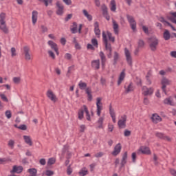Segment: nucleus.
Masks as SVG:
<instances>
[{"label":"nucleus","mask_w":176,"mask_h":176,"mask_svg":"<svg viewBox=\"0 0 176 176\" xmlns=\"http://www.w3.org/2000/svg\"><path fill=\"white\" fill-rule=\"evenodd\" d=\"M0 30L4 32V34H9V28L6 25V14L1 12L0 14Z\"/></svg>","instance_id":"f257e3e1"},{"label":"nucleus","mask_w":176,"mask_h":176,"mask_svg":"<svg viewBox=\"0 0 176 176\" xmlns=\"http://www.w3.org/2000/svg\"><path fill=\"white\" fill-rule=\"evenodd\" d=\"M148 43L151 52H156L157 46H159V39L155 36L148 38Z\"/></svg>","instance_id":"f03ea898"},{"label":"nucleus","mask_w":176,"mask_h":176,"mask_svg":"<svg viewBox=\"0 0 176 176\" xmlns=\"http://www.w3.org/2000/svg\"><path fill=\"white\" fill-rule=\"evenodd\" d=\"M126 19L131 25V30H133V32H137V22H135L134 17L133 16L127 14Z\"/></svg>","instance_id":"7ed1b4c3"},{"label":"nucleus","mask_w":176,"mask_h":176,"mask_svg":"<svg viewBox=\"0 0 176 176\" xmlns=\"http://www.w3.org/2000/svg\"><path fill=\"white\" fill-rule=\"evenodd\" d=\"M170 80L167 79L166 77H163L162 81H161V85L162 86V90L164 94L167 95V90L166 89V87L170 85Z\"/></svg>","instance_id":"20e7f679"},{"label":"nucleus","mask_w":176,"mask_h":176,"mask_svg":"<svg viewBox=\"0 0 176 176\" xmlns=\"http://www.w3.org/2000/svg\"><path fill=\"white\" fill-rule=\"evenodd\" d=\"M124 53L127 64L129 65V67H133V58H131V54H130L129 49L125 48Z\"/></svg>","instance_id":"39448f33"},{"label":"nucleus","mask_w":176,"mask_h":176,"mask_svg":"<svg viewBox=\"0 0 176 176\" xmlns=\"http://www.w3.org/2000/svg\"><path fill=\"white\" fill-rule=\"evenodd\" d=\"M102 98H96V107H97V115L98 116H101V111H102V102H101V100Z\"/></svg>","instance_id":"423d86ee"},{"label":"nucleus","mask_w":176,"mask_h":176,"mask_svg":"<svg viewBox=\"0 0 176 176\" xmlns=\"http://www.w3.org/2000/svg\"><path fill=\"white\" fill-rule=\"evenodd\" d=\"M127 120V116L124 115L121 117V119L118 120V125L120 129L126 128V122Z\"/></svg>","instance_id":"0eeeda50"},{"label":"nucleus","mask_w":176,"mask_h":176,"mask_svg":"<svg viewBox=\"0 0 176 176\" xmlns=\"http://www.w3.org/2000/svg\"><path fill=\"white\" fill-rule=\"evenodd\" d=\"M102 38L106 50H112V46L111 45V43H108V38H107V34H105V32H102Z\"/></svg>","instance_id":"6e6552de"},{"label":"nucleus","mask_w":176,"mask_h":176,"mask_svg":"<svg viewBox=\"0 0 176 176\" xmlns=\"http://www.w3.org/2000/svg\"><path fill=\"white\" fill-rule=\"evenodd\" d=\"M56 6L58 8L56 10V14L58 16H63V14H64V6H63L60 1H57Z\"/></svg>","instance_id":"1a4fd4ad"},{"label":"nucleus","mask_w":176,"mask_h":176,"mask_svg":"<svg viewBox=\"0 0 176 176\" xmlns=\"http://www.w3.org/2000/svg\"><path fill=\"white\" fill-rule=\"evenodd\" d=\"M101 8L102 10L103 17H104L107 21H109V20H111V16L108 14V7H107L105 4H103L101 6Z\"/></svg>","instance_id":"9d476101"},{"label":"nucleus","mask_w":176,"mask_h":176,"mask_svg":"<svg viewBox=\"0 0 176 176\" xmlns=\"http://www.w3.org/2000/svg\"><path fill=\"white\" fill-rule=\"evenodd\" d=\"M127 151H125L122 155V158L120 162V170H122V168L124 167V166H126V164H127Z\"/></svg>","instance_id":"9b49d317"},{"label":"nucleus","mask_w":176,"mask_h":176,"mask_svg":"<svg viewBox=\"0 0 176 176\" xmlns=\"http://www.w3.org/2000/svg\"><path fill=\"white\" fill-rule=\"evenodd\" d=\"M143 93L142 94L144 96H152L153 94V88L150 87L147 88L146 86H144L142 87Z\"/></svg>","instance_id":"f8f14e48"},{"label":"nucleus","mask_w":176,"mask_h":176,"mask_svg":"<svg viewBox=\"0 0 176 176\" xmlns=\"http://www.w3.org/2000/svg\"><path fill=\"white\" fill-rule=\"evenodd\" d=\"M121 151H122V144H120V143H118L115 146L114 150L111 153V155H113V156H118V155L120 153Z\"/></svg>","instance_id":"ddd939ff"},{"label":"nucleus","mask_w":176,"mask_h":176,"mask_svg":"<svg viewBox=\"0 0 176 176\" xmlns=\"http://www.w3.org/2000/svg\"><path fill=\"white\" fill-rule=\"evenodd\" d=\"M47 97H48V98L53 102H56L57 101V97L54 93H53V91L50 89L47 91Z\"/></svg>","instance_id":"4468645a"},{"label":"nucleus","mask_w":176,"mask_h":176,"mask_svg":"<svg viewBox=\"0 0 176 176\" xmlns=\"http://www.w3.org/2000/svg\"><path fill=\"white\" fill-rule=\"evenodd\" d=\"M23 52L25 54V60L30 61L31 60V54H30V47L28 46L23 47Z\"/></svg>","instance_id":"2eb2a0df"},{"label":"nucleus","mask_w":176,"mask_h":176,"mask_svg":"<svg viewBox=\"0 0 176 176\" xmlns=\"http://www.w3.org/2000/svg\"><path fill=\"white\" fill-rule=\"evenodd\" d=\"M140 152H141L143 155H151V149L149 147L146 146H142L139 149Z\"/></svg>","instance_id":"dca6fc26"},{"label":"nucleus","mask_w":176,"mask_h":176,"mask_svg":"<svg viewBox=\"0 0 176 176\" xmlns=\"http://www.w3.org/2000/svg\"><path fill=\"white\" fill-rule=\"evenodd\" d=\"M23 168L21 166H14L12 170H10L11 174L16 173V174H20L23 173Z\"/></svg>","instance_id":"f3484780"},{"label":"nucleus","mask_w":176,"mask_h":176,"mask_svg":"<svg viewBox=\"0 0 176 176\" xmlns=\"http://www.w3.org/2000/svg\"><path fill=\"white\" fill-rule=\"evenodd\" d=\"M94 32L95 35H96L98 38H100V35H101V30H100V25L97 21L94 23Z\"/></svg>","instance_id":"a211bd4d"},{"label":"nucleus","mask_w":176,"mask_h":176,"mask_svg":"<svg viewBox=\"0 0 176 176\" xmlns=\"http://www.w3.org/2000/svg\"><path fill=\"white\" fill-rule=\"evenodd\" d=\"M99 56L101 60L102 67L104 68L105 67V63H107V57L102 51L100 52Z\"/></svg>","instance_id":"6ab92c4d"},{"label":"nucleus","mask_w":176,"mask_h":176,"mask_svg":"<svg viewBox=\"0 0 176 176\" xmlns=\"http://www.w3.org/2000/svg\"><path fill=\"white\" fill-rule=\"evenodd\" d=\"M151 119L153 122L155 123V124L159 123V122H162V117L157 115V113L153 114Z\"/></svg>","instance_id":"aec40b11"},{"label":"nucleus","mask_w":176,"mask_h":176,"mask_svg":"<svg viewBox=\"0 0 176 176\" xmlns=\"http://www.w3.org/2000/svg\"><path fill=\"white\" fill-rule=\"evenodd\" d=\"M32 24L35 25L36 21H38V11L34 10L32 15Z\"/></svg>","instance_id":"412c9836"},{"label":"nucleus","mask_w":176,"mask_h":176,"mask_svg":"<svg viewBox=\"0 0 176 176\" xmlns=\"http://www.w3.org/2000/svg\"><path fill=\"white\" fill-rule=\"evenodd\" d=\"M91 67L94 69H100V59L92 60Z\"/></svg>","instance_id":"4be33fe9"},{"label":"nucleus","mask_w":176,"mask_h":176,"mask_svg":"<svg viewBox=\"0 0 176 176\" xmlns=\"http://www.w3.org/2000/svg\"><path fill=\"white\" fill-rule=\"evenodd\" d=\"M126 77V73H124V71H122L119 76L118 80V86H120L122 84V82L124 80V78Z\"/></svg>","instance_id":"5701e85b"},{"label":"nucleus","mask_w":176,"mask_h":176,"mask_svg":"<svg viewBox=\"0 0 176 176\" xmlns=\"http://www.w3.org/2000/svg\"><path fill=\"white\" fill-rule=\"evenodd\" d=\"M164 104L166 105H170L173 106L174 105V102H173V98L171 96L166 98L164 100Z\"/></svg>","instance_id":"b1692460"},{"label":"nucleus","mask_w":176,"mask_h":176,"mask_svg":"<svg viewBox=\"0 0 176 176\" xmlns=\"http://www.w3.org/2000/svg\"><path fill=\"white\" fill-rule=\"evenodd\" d=\"M85 93L87 95L88 101H93V95H91V89L90 88H86Z\"/></svg>","instance_id":"393cba45"},{"label":"nucleus","mask_w":176,"mask_h":176,"mask_svg":"<svg viewBox=\"0 0 176 176\" xmlns=\"http://www.w3.org/2000/svg\"><path fill=\"white\" fill-rule=\"evenodd\" d=\"M124 89H125V93L129 94L130 91H134V87H133V82H130L129 85H128V87L124 86Z\"/></svg>","instance_id":"a878e982"},{"label":"nucleus","mask_w":176,"mask_h":176,"mask_svg":"<svg viewBox=\"0 0 176 176\" xmlns=\"http://www.w3.org/2000/svg\"><path fill=\"white\" fill-rule=\"evenodd\" d=\"M113 28L114 30V33L116 34V35H118L119 34V25L118 24V23H116V21H113Z\"/></svg>","instance_id":"bb28decb"},{"label":"nucleus","mask_w":176,"mask_h":176,"mask_svg":"<svg viewBox=\"0 0 176 176\" xmlns=\"http://www.w3.org/2000/svg\"><path fill=\"white\" fill-rule=\"evenodd\" d=\"M23 140L28 145L30 146H32V140H31V137L27 136V135H23Z\"/></svg>","instance_id":"cd10ccee"},{"label":"nucleus","mask_w":176,"mask_h":176,"mask_svg":"<svg viewBox=\"0 0 176 176\" xmlns=\"http://www.w3.org/2000/svg\"><path fill=\"white\" fill-rule=\"evenodd\" d=\"M47 45H49V46H50V47H51V49H52V50H56L58 49L57 44L56 43H54V41H49L47 42Z\"/></svg>","instance_id":"c85d7f7f"},{"label":"nucleus","mask_w":176,"mask_h":176,"mask_svg":"<svg viewBox=\"0 0 176 176\" xmlns=\"http://www.w3.org/2000/svg\"><path fill=\"white\" fill-rule=\"evenodd\" d=\"M163 37L165 41H168L171 38V34H170V31L168 30H165Z\"/></svg>","instance_id":"c756f323"},{"label":"nucleus","mask_w":176,"mask_h":176,"mask_svg":"<svg viewBox=\"0 0 176 176\" xmlns=\"http://www.w3.org/2000/svg\"><path fill=\"white\" fill-rule=\"evenodd\" d=\"M82 13L85 17H87L88 21H91L93 20V16L91 14H89V12H87V10H83Z\"/></svg>","instance_id":"7c9ffc66"},{"label":"nucleus","mask_w":176,"mask_h":176,"mask_svg":"<svg viewBox=\"0 0 176 176\" xmlns=\"http://www.w3.org/2000/svg\"><path fill=\"white\" fill-rule=\"evenodd\" d=\"M72 34H76L78 32V23L76 22L73 23V28L70 29Z\"/></svg>","instance_id":"2f4dec72"},{"label":"nucleus","mask_w":176,"mask_h":176,"mask_svg":"<svg viewBox=\"0 0 176 176\" xmlns=\"http://www.w3.org/2000/svg\"><path fill=\"white\" fill-rule=\"evenodd\" d=\"M118 60H119V53L114 52L113 65H116L118 64Z\"/></svg>","instance_id":"473e14b6"},{"label":"nucleus","mask_w":176,"mask_h":176,"mask_svg":"<svg viewBox=\"0 0 176 176\" xmlns=\"http://www.w3.org/2000/svg\"><path fill=\"white\" fill-rule=\"evenodd\" d=\"M83 108H84V111H85V112L86 113L87 120L90 121L91 120L90 113H89V109H87V106L83 105Z\"/></svg>","instance_id":"72a5a7b5"},{"label":"nucleus","mask_w":176,"mask_h":176,"mask_svg":"<svg viewBox=\"0 0 176 176\" xmlns=\"http://www.w3.org/2000/svg\"><path fill=\"white\" fill-rule=\"evenodd\" d=\"M111 12H116V1L115 0H111Z\"/></svg>","instance_id":"f704fd0d"},{"label":"nucleus","mask_w":176,"mask_h":176,"mask_svg":"<svg viewBox=\"0 0 176 176\" xmlns=\"http://www.w3.org/2000/svg\"><path fill=\"white\" fill-rule=\"evenodd\" d=\"M78 87L80 90H85L86 87H87V84L86 82H82V81H80L78 83Z\"/></svg>","instance_id":"c9c22d12"},{"label":"nucleus","mask_w":176,"mask_h":176,"mask_svg":"<svg viewBox=\"0 0 176 176\" xmlns=\"http://www.w3.org/2000/svg\"><path fill=\"white\" fill-rule=\"evenodd\" d=\"M109 113H110L111 118H113L116 116V114L115 113V110L112 108V104H109Z\"/></svg>","instance_id":"e433bc0d"},{"label":"nucleus","mask_w":176,"mask_h":176,"mask_svg":"<svg viewBox=\"0 0 176 176\" xmlns=\"http://www.w3.org/2000/svg\"><path fill=\"white\" fill-rule=\"evenodd\" d=\"M40 2H43L45 6H49V4L51 5L53 3V0H38Z\"/></svg>","instance_id":"4c0bfd02"},{"label":"nucleus","mask_w":176,"mask_h":176,"mask_svg":"<svg viewBox=\"0 0 176 176\" xmlns=\"http://www.w3.org/2000/svg\"><path fill=\"white\" fill-rule=\"evenodd\" d=\"M102 123H104V118L100 117L98 120V129H102Z\"/></svg>","instance_id":"58836bf2"},{"label":"nucleus","mask_w":176,"mask_h":176,"mask_svg":"<svg viewBox=\"0 0 176 176\" xmlns=\"http://www.w3.org/2000/svg\"><path fill=\"white\" fill-rule=\"evenodd\" d=\"M74 68H75L74 65L70 66L68 67V71L67 73L66 74V76H67V78H69V76H71V72H72V71H74Z\"/></svg>","instance_id":"ea45409f"},{"label":"nucleus","mask_w":176,"mask_h":176,"mask_svg":"<svg viewBox=\"0 0 176 176\" xmlns=\"http://www.w3.org/2000/svg\"><path fill=\"white\" fill-rule=\"evenodd\" d=\"M85 113V110L83 109H80L78 111V119H80V120H82V119H83V115Z\"/></svg>","instance_id":"a19ab883"},{"label":"nucleus","mask_w":176,"mask_h":176,"mask_svg":"<svg viewBox=\"0 0 176 176\" xmlns=\"http://www.w3.org/2000/svg\"><path fill=\"white\" fill-rule=\"evenodd\" d=\"M107 36L109 38V40L111 41V42H115V37L112 36V33H111L110 32H107Z\"/></svg>","instance_id":"79ce46f5"},{"label":"nucleus","mask_w":176,"mask_h":176,"mask_svg":"<svg viewBox=\"0 0 176 176\" xmlns=\"http://www.w3.org/2000/svg\"><path fill=\"white\" fill-rule=\"evenodd\" d=\"M138 45L139 48L144 47L145 46V42L142 39H139Z\"/></svg>","instance_id":"37998d69"},{"label":"nucleus","mask_w":176,"mask_h":176,"mask_svg":"<svg viewBox=\"0 0 176 176\" xmlns=\"http://www.w3.org/2000/svg\"><path fill=\"white\" fill-rule=\"evenodd\" d=\"M155 136L157 137V138H160V140H164V137H165L166 135H164V133H160V132H157V133H155Z\"/></svg>","instance_id":"c03bdc74"},{"label":"nucleus","mask_w":176,"mask_h":176,"mask_svg":"<svg viewBox=\"0 0 176 176\" xmlns=\"http://www.w3.org/2000/svg\"><path fill=\"white\" fill-rule=\"evenodd\" d=\"M89 173V171H87V170H81L78 174L79 175H81V176H85V175H87V174Z\"/></svg>","instance_id":"a18cd8bd"},{"label":"nucleus","mask_w":176,"mask_h":176,"mask_svg":"<svg viewBox=\"0 0 176 176\" xmlns=\"http://www.w3.org/2000/svg\"><path fill=\"white\" fill-rule=\"evenodd\" d=\"M48 54L49 56L51 57V58H52V60H56V55L54 54V52H53V51L49 50Z\"/></svg>","instance_id":"49530a36"},{"label":"nucleus","mask_w":176,"mask_h":176,"mask_svg":"<svg viewBox=\"0 0 176 176\" xmlns=\"http://www.w3.org/2000/svg\"><path fill=\"white\" fill-rule=\"evenodd\" d=\"M21 80V78L20 77H14L13 78V82L16 85H19V83H20Z\"/></svg>","instance_id":"de8ad7c7"},{"label":"nucleus","mask_w":176,"mask_h":176,"mask_svg":"<svg viewBox=\"0 0 176 176\" xmlns=\"http://www.w3.org/2000/svg\"><path fill=\"white\" fill-rule=\"evenodd\" d=\"M91 43L94 46H95V47H98V41L96 38H92Z\"/></svg>","instance_id":"09e8293b"},{"label":"nucleus","mask_w":176,"mask_h":176,"mask_svg":"<svg viewBox=\"0 0 176 176\" xmlns=\"http://www.w3.org/2000/svg\"><path fill=\"white\" fill-rule=\"evenodd\" d=\"M45 175L47 176H52L54 175V171L51 170H46L45 171Z\"/></svg>","instance_id":"8fccbe9b"},{"label":"nucleus","mask_w":176,"mask_h":176,"mask_svg":"<svg viewBox=\"0 0 176 176\" xmlns=\"http://www.w3.org/2000/svg\"><path fill=\"white\" fill-rule=\"evenodd\" d=\"M56 163V160L54 158H50L47 162L48 166H52V164H54Z\"/></svg>","instance_id":"3c124183"},{"label":"nucleus","mask_w":176,"mask_h":176,"mask_svg":"<svg viewBox=\"0 0 176 176\" xmlns=\"http://www.w3.org/2000/svg\"><path fill=\"white\" fill-rule=\"evenodd\" d=\"M0 97H1V100H3V101H5L6 102H9V99H8V98L6 97V96H5V94H1Z\"/></svg>","instance_id":"603ef678"},{"label":"nucleus","mask_w":176,"mask_h":176,"mask_svg":"<svg viewBox=\"0 0 176 176\" xmlns=\"http://www.w3.org/2000/svg\"><path fill=\"white\" fill-rule=\"evenodd\" d=\"M8 146H10L11 149H13V148H14V140H9Z\"/></svg>","instance_id":"864d4df0"},{"label":"nucleus","mask_w":176,"mask_h":176,"mask_svg":"<svg viewBox=\"0 0 176 176\" xmlns=\"http://www.w3.org/2000/svg\"><path fill=\"white\" fill-rule=\"evenodd\" d=\"M5 115L7 119H10V118H12V112L10 111V110L6 111Z\"/></svg>","instance_id":"5fc2aeb1"},{"label":"nucleus","mask_w":176,"mask_h":176,"mask_svg":"<svg viewBox=\"0 0 176 176\" xmlns=\"http://www.w3.org/2000/svg\"><path fill=\"white\" fill-rule=\"evenodd\" d=\"M136 85H138V86H142V80L138 77H136Z\"/></svg>","instance_id":"6e6d98bb"},{"label":"nucleus","mask_w":176,"mask_h":176,"mask_svg":"<svg viewBox=\"0 0 176 176\" xmlns=\"http://www.w3.org/2000/svg\"><path fill=\"white\" fill-rule=\"evenodd\" d=\"M11 56L12 57H14L17 56V54L16 53V48L14 47L11 48Z\"/></svg>","instance_id":"4d7b16f0"},{"label":"nucleus","mask_w":176,"mask_h":176,"mask_svg":"<svg viewBox=\"0 0 176 176\" xmlns=\"http://www.w3.org/2000/svg\"><path fill=\"white\" fill-rule=\"evenodd\" d=\"M142 30L144 31V34H146V35H149V30L146 26L143 25Z\"/></svg>","instance_id":"13d9d810"},{"label":"nucleus","mask_w":176,"mask_h":176,"mask_svg":"<svg viewBox=\"0 0 176 176\" xmlns=\"http://www.w3.org/2000/svg\"><path fill=\"white\" fill-rule=\"evenodd\" d=\"M124 135L125 137H130L131 135V131L126 129L124 132Z\"/></svg>","instance_id":"bf43d9fd"},{"label":"nucleus","mask_w":176,"mask_h":176,"mask_svg":"<svg viewBox=\"0 0 176 176\" xmlns=\"http://www.w3.org/2000/svg\"><path fill=\"white\" fill-rule=\"evenodd\" d=\"M131 157H132L133 163H135V160L137 159V153H133L132 155H131Z\"/></svg>","instance_id":"052dcab7"},{"label":"nucleus","mask_w":176,"mask_h":176,"mask_svg":"<svg viewBox=\"0 0 176 176\" xmlns=\"http://www.w3.org/2000/svg\"><path fill=\"white\" fill-rule=\"evenodd\" d=\"M102 156H104V153H102V152H99L94 155V157H97L98 159L99 157H102Z\"/></svg>","instance_id":"680f3d73"},{"label":"nucleus","mask_w":176,"mask_h":176,"mask_svg":"<svg viewBox=\"0 0 176 176\" xmlns=\"http://www.w3.org/2000/svg\"><path fill=\"white\" fill-rule=\"evenodd\" d=\"M67 175H71L72 174V168H71V165H69L67 166Z\"/></svg>","instance_id":"e2e57ef3"},{"label":"nucleus","mask_w":176,"mask_h":176,"mask_svg":"<svg viewBox=\"0 0 176 176\" xmlns=\"http://www.w3.org/2000/svg\"><path fill=\"white\" fill-rule=\"evenodd\" d=\"M18 129H19V130H23L25 131L27 130V125L25 124H21L19 126H18Z\"/></svg>","instance_id":"0e129e2a"},{"label":"nucleus","mask_w":176,"mask_h":176,"mask_svg":"<svg viewBox=\"0 0 176 176\" xmlns=\"http://www.w3.org/2000/svg\"><path fill=\"white\" fill-rule=\"evenodd\" d=\"M65 58L66 60H71L72 58V55L69 53H67L65 55Z\"/></svg>","instance_id":"69168bd1"},{"label":"nucleus","mask_w":176,"mask_h":176,"mask_svg":"<svg viewBox=\"0 0 176 176\" xmlns=\"http://www.w3.org/2000/svg\"><path fill=\"white\" fill-rule=\"evenodd\" d=\"M60 43L63 45V46H65V43H67V39L63 37L60 38Z\"/></svg>","instance_id":"338daca9"},{"label":"nucleus","mask_w":176,"mask_h":176,"mask_svg":"<svg viewBox=\"0 0 176 176\" xmlns=\"http://www.w3.org/2000/svg\"><path fill=\"white\" fill-rule=\"evenodd\" d=\"M72 19V14H67V17L65 18V21H68Z\"/></svg>","instance_id":"774afa93"}]
</instances>
